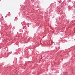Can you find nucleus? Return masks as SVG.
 <instances>
[{
    "label": "nucleus",
    "instance_id": "1",
    "mask_svg": "<svg viewBox=\"0 0 75 75\" xmlns=\"http://www.w3.org/2000/svg\"><path fill=\"white\" fill-rule=\"evenodd\" d=\"M61 1V2H60ZM62 2V1H60V2H59V3H60V2Z\"/></svg>",
    "mask_w": 75,
    "mask_h": 75
}]
</instances>
